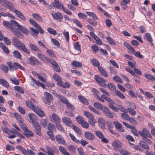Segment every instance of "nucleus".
Returning <instances> with one entry per match:
<instances>
[{
	"label": "nucleus",
	"mask_w": 155,
	"mask_h": 155,
	"mask_svg": "<svg viewBox=\"0 0 155 155\" xmlns=\"http://www.w3.org/2000/svg\"><path fill=\"white\" fill-rule=\"evenodd\" d=\"M48 31L50 34H53L54 35H56L57 34L56 31L53 28H48L47 29Z\"/></svg>",
	"instance_id": "obj_44"
},
{
	"label": "nucleus",
	"mask_w": 155,
	"mask_h": 155,
	"mask_svg": "<svg viewBox=\"0 0 155 155\" xmlns=\"http://www.w3.org/2000/svg\"><path fill=\"white\" fill-rule=\"evenodd\" d=\"M29 47L31 49L34 51H40V50L36 46L33 44H30Z\"/></svg>",
	"instance_id": "obj_30"
},
{
	"label": "nucleus",
	"mask_w": 155,
	"mask_h": 155,
	"mask_svg": "<svg viewBox=\"0 0 155 155\" xmlns=\"http://www.w3.org/2000/svg\"><path fill=\"white\" fill-rule=\"evenodd\" d=\"M59 84L62 87L65 88H69L70 86V84L68 82L63 83L62 81V82H61Z\"/></svg>",
	"instance_id": "obj_42"
},
{
	"label": "nucleus",
	"mask_w": 155,
	"mask_h": 155,
	"mask_svg": "<svg viewBox=\"0 0 155 155\" xmlns=\"http://www.w3.org/2000/svg\"><path fill=\"white\" fill-rule=\"evenodd\" d=\"M87 22L94 26H96L97 25V22L94 20H92L91 19H89L87 20Z\"/></svg>",
	"instance_id": "obj_56"
},
{
	"label": "nucleus",
	"mask_w": 155,
	"mask_h": 155,
	"mask_svg": "<svg viewBox=\"0 0 155 155\" xmlns=\"http://www.w3.org/2000/svg\"><path fill=\"white\" fill-rule=\"evenodd\" d=\"M44 95L45 96L43 99L44 103L48 105H50L51 101H53V99L52 95L49 93L47 92L44 93Z\"/></svg>",
	"instance_id": "obj_5"
},
{
	"label": "nucleus",
	"mask_w": 155,
	"mask_h": 155,
	"mask_svg": "<svg viewBox=\"0 0 155 155\" xmlns=\"http://www.w3.org/2000/svg\"><path fill=\"white\" fill-rule=\"evenodd\" d=\"M94 106L99 110H103L104 107H105L103 106L99 102H95L94 104Z\"/></svg>",
	"instance_id": "obj_29"
},
{
	"label": "nucleus",
	"mask_w": 155,
	"mask_h": 155,
	"mask_svg": "<svg viewBox=\"0 0 155 155\" xmlns=\"http://www.w3.org/2000/svg\"><path fill=\"white\" fill-rule=\"evenodd\" d=\"M33 126L35 129L34 131L39 136L41 135V129L38 123V122L34 123L33 124Z\"/></svg>",
	"instance_id": "obj_11"
},
{
	"label": "nucleus",
	"mask_w": 155,
	"mask_h": 155,
	"mask_svg": "<svg viewBox=\"0 0 155 155\" xmlns=\"http://www.w3.org/2000/svg\"><path fill=\"white\" fill-rule=\"evenodd\" d=\"M31 101H25V104L30 109H32L34 112L36 113L38 116L41 117L44 116L45 114L43 110L38 106H35L32 102L34 104L37 103L36 101L34 99H31Z\"/></svg>",
	"instance_id": "obj_1"
},
{
	"label": "nucleus",
	"mask_w": 155,
	"mask_h": 155,
	"mask_svg": "<svg viewBox=\"0 0 155 155\" xmlns=\"http://www.w3.org/2000/svg\"><path fill=\"white\" fill-rule=\"evenodd\" d=\"M60 100L64 104H66L68 102L67 99L62 95H58Z\"/></svg>",
	"instance_id": "obj_43"
},
{
	"label": "nucleus",
	"mask_w": 155,
	"mask_h": 155,
	"mask_svg": "<svg viewBox=\"0 0 155 155\" xmlns=\"http://www.w3.org/2000/svg\"><path fill=\"white\" fill-rule=\"evenodd\" d=\"M0 47H2L4 51L6 53L8 54L9 53L8 49L3 43H0Z\"/></svg>",
	"instance_id": "obj_46"
},
{
	"label": "nucleus",
	"mask_w": 155,
	"mask_h": 155,
	"mask_svg": "<svg viewBox=\"0 0 155 155\" xmlns=\"http://www.w3.org/2000/svg\"><path fill=\"white\" fill-rule=\"evenodd\" d=\"M53 18L55 19H62L63 18V16L61 13L60 12H57L55 13H52Z\"/></svg>",
	"instance_id": "obj_19"
},
{
	"label": "nucleus",
	"mask_w": 155,
	"mask_h": 155,
	"mask_svg": "<svg viewBox=\"0 0 155 155\" xmlns=\"http://www.w3.org/2000/svg\"><path fill=\"white\" fill-rule=\"evenodd\" d=\"M28 116L29 118V122L32 123L33 124L34 123L37 122L36 121L37 119V117L33 113L29 114Z\"/></svg>",
	"instance_id": "obj_15"
},
{
	"label": "nucleus",
	"mask_w": 155,
	"mask_h": 155,
	"mask_svg": "<svg viewBox=\"0 0 155 155\" xmlns=\"http://www.w3.org/2000/svg\"><path fill=\"white\" fill-rule=\"evenodd\" d=\"M91 61L94 66L97 67L100 65V64L98 61L95 58H93L91 60Z\"/></svg>",
	"instance_id": "obj_39"
},
{
	"label": "nucleus",
	"mask_w": 155,
	"mask_h": 155,
	"mask_svg": "<svg viewBox=\"0 0 155 155\" xmlns=\"http://www.w3.org/2000/svg\"><path fill=\"white\" fill-rule=\"evenodd\" d=\"M2 130L3 132L6 134H8L10 132V130L6 126H4L2 127Z\"/></svg>",
	"instance_id": "obj_62"
},
{
	"label": "nucleus",
	"mask_w": 155,
	"mask_h": 155,
	"mask_svg": "<svg viewBox=\"0 0 155 155\" xmlns=\"http://www.w3.org/2000/svg\"><path fill=\"white\" fill-rule=\"evenodd\" d=\"M146 37L147 39L149 42H150L151 44L153 45V44L152 42L153 39L151 38V36L150 34L149 33H147L146 34Z\"/></svg>",
	"instance_id": "obj_51"
},
{
	"label": "nucleus",
	"mask_w": 155,
	"mask_h": 155,
	"mask_svg": "<svg viewBox=\"0 0 155 155\" xmlns=\"http://www.w3.org/2000/svg\"><path fill=\"white\" fill-rule=\"evenodd\" d=\"M68 149L69 151L73 153H75L76 150V147L73 145H70L68 147Z\"/></svg>",
	"instance_id": "obj_41"
},
{
	"label": "nucleus",
	"mask_w": 155,
	"mask_h": 155,
	"mask_svg": "<svg viewBox=\"0 0 155 155\" xmlns=\"http://www.w3.org/2000/svg\"><path fill=\"white\" fill-rule=\"evenodd\" d=\"M113 123L115 125L116 128L118 129H121L122 125L120 123L116 121H114Z\"/></svg>",
	"instance_id": "obj_57"
},
{
	"label": "nucleus",
	"mask_w": 155,
	"mask_h": 155,
	"mask_svg": "<svg viewBox=\"0 0 155 155\" xmlns=\"http://www.w3.org/2000/svg\"><path fill=\"white\" fill-rule=\"evenodd\" d=\"M10 80L15 85H18L19 84V81L14 77L10 78Z\"/></svg>",
	"instance_id": "obj_54"
},
{
	"label": "nucleus",
	"mask_w": 155,
	"mask_h": 155,
	"mask_svg": "<svg viewBox=\"0 0 155 155\" xmlns=\"http://www.w3.org/2000/svg\"><path fill=\"white\" fill-rule=\"evenodd\" d=\"M106 38L110 44L114 45H116V43L110 37L107 36L106 37Z\"/></svg>",
	"instance_id": "obj_53"
},
{
	"label": "nucleus",
	"mask_w": 155,
	"mask_h": 155,
	"mask_svg": "<svg viewBox=\"0 0 155 155\" xmlns=\"http://www.w3.org/2000/svg\"><path fill=\"white\" fill-rule=\"evenodd\" d=\"M112 145L114 150H117L122 147L121 143L118 140H114L112 143Z\"/></svg>",
	"instance_id": "obj_10"
},
{
	"label": "nucleus",
	"mask_w": 155,
	"mask_h": 155,
	"mask_svg": "<svg viewBox=\"0 0 155 155\" xmlns=\"http://www.w3.org/2000/svg\"><path fill=\"white\" fill-rule=\"evenodd\" d=\"M14 115L19 123L23 121V118L18 113H15Z\"/></svg>",
	"instance_id": "obj_36"
},
{
	"label": "nucleus",
	"mask_w": 155,
	"mask_h": 155,
	"mask_svg": "<svg viewBox=\"0 0 155 155\" xmlns=\"http://www.w3.org/2000/svg\"><path fill=\"white\" fill-rule=\"evenodd\" d=\"M37 56L38 58L41 61H43L44 62H46V61H47L49 62V61L51 60L44 55L41 53H38L37 54Z\"/></svg>",
	"instance_id": "obj_18"
},
{
	"label": "nucleus",
	"mask_w": 155,
	"mask_h": 155,
	"mask_svg": "<svg viewBox=\"0 0 155 155\" xmlns=\"http://www.w3.org/2000/svg\"><path fill=\"white\" fill-rule=\"evenodd\" d=\"M23 134L28 138L30 137H32L34 136L33 133L31 130H29L28 128L24 131Z\"/></svg>",
	"instance_id": "obj_23"
},
{
	"label": "nucleus",
	"mask_w": 155,
	"mask_h": 155,
	"mask_svg": "<svg viewBox=\"0 0 155 155\" xmlns=\"http://www.w3.org/2000/svg\"><path fill=\"white\" fill-rule=\"evenodd\" d=\"M70 137L71 139L74 142L76 143H80V141L76 139L75 136L72 134L70 133L69 134Z\"/></svg>",
	"instance_id": "obj_47"
},
{
	"label": "nucleus",
	"mask_w": 155,
	"mask_h": 155,
	"mask_svg": "<svg viewBox=\"0 0 155 155\" xmlns=\"http://www.w3.org/2000/svg\"><path fill=\"white\" fill-rule=\"evenodd\" d=\"M77 150L80 155H86L82 147H79Z\"/></svg>",
	"instance_id": "obj_64"
},
{
	"label": "nucleus",
	"mask_w": 155,
	"mask_h": 155,
	"mask_svg": "<svg viewBox=\"0 0 155 155\" xmlns=\"http://www.w3.org/2000/svg\"><path fill=\"white\" fill-rule=\"evenodd\" d=\"M98 123L99 126L101 128H104L105 127V121L104 119L102 117L99 118Z\"/></svg>",
	"instance_id": "obj_25"
},
{
	"label": "nucleus",
	"mask_w": 155,
	"mask_h": 155,
	"mask_svg": "<svg viewBox=\"0 0 155 155\" xmlns=\"http://www.w3.org/2000/svg\"><path fill=\"white\" fill-rule=\"evenodd\" d=\"M74 45L75 49L77 51H81L80 48L81 46L78 42H74Z\"/></svg>",
	"instance_id": "obj_40"
},
{
	"label": "nucleus",
	"mask_w": 155,
	"mask_h": 155,
	"mask_svg": "<svg viewBox=\"0 0 155 155\" xmlns=\"http://www.w3.org/2000/svg\"><path fill=\"white\" fill-rule=\"evenodd\" d=\"M115 93L120 98L122 99L125 98V96L120 91L117 90H116Z\"/></svg>",
	"instance_id": "obj_61"
},
{
	"label": "nucleus",
	"mask_w": 155,
	"mask_h": 155,
	"mask_svg": "<svg viewBox=\"0 0 155 155\" xmlns=\"http://www.w3.org/2000/svg\"><path fill=\"white\" fill-rule=\"evenodd\" d=\"M59 150L64 155H70V154L67 152L66 150L63 146H60L59 147Z\"/></svg>",
	"instance_id": "obj_27"
},
{
	"label": "nucleus",
	"mask_w": 155,
	"mask_h": 155,
	"mask_svg": "<svg viewBox=\"0 0 155 155\" xmlns=\"http://www.w3.org/2000/svg\"><path fill=\"white\" fill-rule=\"evenodd\" d=\"M54 4L56 5V6L54 5V7L59 9H63L64 8L63 5L61 3H60L59 1L55 0Z\"/></svg>",
	"instance_id": "obj_26"
},
{
	"label": "nucleus",
	"mask_w": 155,
	"mask_h": 155,
	"mask_svg": "<svg viewBox=\"0 0 155 155\" xmlns=\"http://www.w3.org/2000/svg\"><path fill=\"white\" fill-rule=\"evenodd\" d=\"M56 126L58 130L64 132V128L62 127L61 124L59 123H57L56 124Z\"/></svg>",
	"instance_id": "obj_58"
},
{
	"label": "nucleus",
	"mask_w": 155,
	"mask_h": 155,
	"mask_svg": "<svg viewBox=\"0 0 155 155\" xmlns=\"http://www.w3.org/2000/svg\"><path fill=\"white\" fill-rule=\"evenodd\" d=\"M86 13L90 17H92L94 19H97V18L94 13L92 12H86Z\"/></svg>",
	"instance_id": "obj_60"
},
{
	"label": "nucleus",
	"mask_w": 155,
	"mask_h": 155,
	"mask_svg": "<svg viewBox=\"0 0 155 155\" xmlns=\"http://www.w3.org/2000/svg\"><path fill=\"white\" fill-rule=\"evenodd\" d=\"M108 88L111 91H114L116 88L115 86L111 83H109L107 84Z\"/></svg>",
	"instance_id": "obj_48"
},
{
	"label": "nucleus",
	"mask_w": 155,
	"mask_h": 155,
	"mask_svg": "<svg viewBox=\"0 0 155 155\" xmlns=\"http://www.w3.org/2000/svg\"><path fill=\"white\" fill-rule=\"evenodd\" d=\"M12 43L13 45L19 49L27 54H29L30 51L26 48L25 44L19 41L18 38L14 37L13 38Z\"/></svg>",
	"instance_id": "obj_2"
},
{
	"label": "nucleus",
	"mask_w": 155,
	"mask_h": 155,
	"mask_svg": "<svg viewBox=\"0 0 155 155\" xmlns=\"http://www.w3.org/2000/svg\"><path fill=\"white\" fill-rule=\"evenodd\" d=\"M102 111L106 117L112 119L113 118V115L114 113H112L108 108L106 107H104Z\"/></svg>",
	"instance_id": "obj_9"
},
{
	"label": "nucleus",
	"mask_w": 155,
	"mask_h": 155,
	"mask_svg": "<svg viewBox=\"0 0 155 155\" xmlns=\"http://www.w3.org/2000/svg\"><path fill=\"white\" fill-rule=\"evenodd\" d=\"M92 91L93 94L96 96L95 98L97 99V97H100V95H101L100 93L95 88H93L92 89Z\"/></svg>",
	"instance_id": "obj_55"
},
{
	"label": "nucleus",
	"mask_w": 155,
	"mask_h": 155,
	"mask_svg": "<svg viewBox=\"0 0 155 155\" xmlns=\"http://www.w3.org/2000/svg\"><path fill=\"white\" fill-rule=\"evenodd\" d=\"M6 64L8 66L9 71H13L18 68H19L23 71L25 70L24 68L18 62H15L12 64L11 62L8 61L6 63Z\"/></svg>",
	"instance_id": "obj_4"
},
{
	"label": "nucleus",
	"mask_w": 155,
	"mask_h": 155,
	"mask_svg": "<svg viewBox=\"0 0 155 155\" xmlns=\"http://www.w3.org/2000/svg\"><path fill=\"white\" fill-rule=\"evenodd\" d=\"M32 16L36 20L40 22H43V19L38 14H33Z\"/></svg>",
	"instance_id": "obj_32"
},
{
	"label": "nucleus",
	"mask_w": 155,
	"mask_h": 155,
	"mask_svg": "<svg viewBox=\"0 0 155 155\" xmlns=\"http://www.w3.org/2000/svg\"><path fill=\"white\" fill-rule=\"evenodd\" d=\"M7 5L8 8L11 11H12L13 12H15V9L13 5L9 2L7 3Z\"/></svg>",
	"instance_id": "obj_45"
},
{
	"label": "nucleus",
	"mask_w": 155,
	"mask_h": 155,
	"mask_svg": "<svg viewBox=\"0 0 155 155\" xmlns=\"http://www.w3.org/2000/svg\"><path fill=\"white\" fill-rule=\"evenodd\" d=\"M53 77L56 81L58 82V84H59L61 82H62V80L61 77L57 74H54Z\"/></svg>",
	"instance_id": "obj_28"
},
{
	"label": "nucleus",
	"mask_w": 155,
	"mask_h": 155,
	"mask_svg": "<svg viewBox=\"0 0 155 155\" xmlns=\"http://www.w3.org/2000/svg\"><path fill=\"white\" fill-rule=\"evenodd\" d=\"M78 98L79 100L83 104L86 105H88L89 104V103L87 100L82 95H79L78 96Z\"/></svg>",
	"instance_id": "obj_24"
},
{
	"label": "nucleus",
	"mask_w": 155,
	"mask_h": 155,
	"mask_svg": "<svg viewBox=\"0 0 155 155\" xmlns=\"http://www.w3.org/2000/svg\"><path fill=\"white\" fill-rule=\"evenodd\" d=\"M88 122L91 125L94 126H95L96 121L94 117L92 118L89 119Z\"/></svg>",
	"instance_id": "obj_50"
},
{
	"label": "nucleus",
	"mask_w": 155,
	"mask_h": 155,
	"mask_svg": "<svg viewBox=\"0 0 155 155\" xmlns=\"http://www.w3.org/2000/svg\"><path fill=\"white\" fill-rule=\"evenodd\" d=\"M139 145L145 150H149V149L148 146L144 141H141L139 143Z\"/></svg>",
	"instance_id": "obj_31"
},
{
	"label": "nucleus",
	"mask_w": 155,
	"mask_h": 155,
	"mask_svg": "<svg viewBox=\"0 0 155 155\" xmlns=\"http://www.w3.org/2000/svg\"><path fill=\"white\" fill-rule=\"evenodd\" d=\"M73 129L78 134H82L81 130L78 127L75 125H73Z\"/></svg>",
	"instance_id": "obj_37"
},
{
	"label": "nucleus",
	"mask_w": 155,
	"mask_h": 155,
	"mask_svg": "<svg viewBox=\"0 0 155 155\" xmlns=\"http://www.w3.org/2000/svg\"><path fill=\"white\" fill-rule=\"evenodd\" d=\"M76 119L78 122V123L81 124L84 121V119L80 116H78L76 117Z\"/></svg>",
	"instance_id": "obj_63"
},
{
	"label": "nucleus",
	"mask_w": 155,
	"mask_h": 155,
	"mask_svg": "<svg viewBox=\"0 0 155 155\" xmlns=\"http://www.w3.org/2000/svg\"><path fill=\"white\" fill-rule=\"evenodd\" d=\"M84 114L89 119L94 117L91 114L87 111H84Z\"/></svg>",
	"instance_id": "obj_59"
},
{
	"label": "nucleus",
	"mask_w": 155,
	"mask_h": 155,
	"mask_svg": "<svg viewBox=\"0 0 155 155\" xmlns=\"http://www.w3.org/2000/svg\"><path fill=\"white\" fill-rule=\"evenodd\" d=\"M0 83L5 87H9L8 83L5 80L0 79Z\"/></svg>",
	"instance_id": "obj_33"
},
{
	"label": "nucleus",
	"mask_w": 155,
	"mask_h": 155,
	"mask_svg": "<svg viewBox=\"0 0 155 155\" xmlns=\"http://www.w3.org/2000/svg\"><path fill=\"white\" fill-rule=\"evenodd\" d=\"M84 136L87 139L89 140H92L94 139V135L90 132H86L84 133Z\"/></svg>",
	"instance_id": "obj_17"
},
{
	"label": "nucleus",
	"mask_w": 155,
	"mask_h": 155,
	"mask_svg": "<svg viewBox=\"0 0 155 155\" xmlns=\"http://www.w3.org/2000/svg\"><path fill=\"white\" fill-rule=\"evenodd\" d=\"M52 120L51 121L53 122L57 123H59L61 121V120L59 117L55 114L53 113L52 114Z\"/></svg>",
	"instance_id": "obj_16"
},
{
	"label": "nucleus",
	"mask_w": 155,
	"mask_h": 155,
	"mask_svg": "<svg viewBox=\"0 0 155 155\" xmlns=\"http://www.w3.org/2000/svg\"><path fill=\"white\" fill-rule=\"evenodd\" d=\"M14 88L15 90L21 94H23L24 93V91L23 89L20 87L15 86Z\"/></svg>",
	"instance_id": "obj_52"
},
{
	"label": "nucleus",
	"mask_w": 155,
	"mask_h": 155,
	"mask_svg": "<svg viewBox=\"0 0 155 155\" xmlns=\"http://www.w3.org/2000/svg\"><path fill=\"white\" fill-rule=\"evenodd\" d=\"M139 133L143 138L148 137V138L151 139L152 136L150 134L146 128H143L142 131H139Z\"/></svg>",
	"instance_id": "obj_8"
},
{
	"label": "nucleus",
	"mask_w": 155,
	"mask_h": 155,
	"mask_svg": "<svg viewBox=\"0 0 155 155\" xmlns=\"http://www.w3.org/2000/svg\"><path fill=\"white\" fill-rule=\"evenodd\" d=\"M49 63L52 65L54 69L57 72H60L61 71L60 68L59 67L57 63L53 60H51Z\"/></svg>",
	"instance_id": "obj_14"
},
{
	"label": "nucleus",
	"mask_w": 155,
	"mask_h": 155,
	"mask_svg": "<svg viewBox=\"0 0 155 155\" xmlns=\"http://www.w3.org/2000/svg\"><path fill=\"white\" fill-rule=\"evenodd\" d=\"M13 54L14 57L18 59H20L21 57V55L20 53L17 50H15L13 52Z\"/></svg>",
	"instance_id": "obj_34"
},
{
	"label": "nucleus",
	"mask_w": 155,
	"mask_h": 155,
	"mask_svg": "<svg viewBox=\"0 0 155 155\" xmlns=\"http://www.w3.org/2000/svg\"><path fill=\"white\" fill-rule=\"evenodd\" d=\"M72 65L78 68L81 67L82 66V64L81 62L76 61H73L72 62Z\"/></svg>",
	"instance_id": "obj_35"
},
{
	"label": "nucleus",
	"mask_w": 155,
	"mask_h": 155,
	"mask_svg": "<svg viewBox=\"0 0 155 155\" xmlns=\"http://www.w3.org/2000/svg\"><path fill=\"white\" fill-rule=\"evenodd\" d=\"M46 148L47 150V152L45 151L43 149H42V150L45 152L48 155H55L54 154V152L53 149L48 146L46 147Z\"/></svg>",
	"instance_id": "obj_21"
},
{
	"label": "nucleus",
	"mask_w": 155,
	"mask_h": 155,
	"mask_svg": "<svg viewBox=\"0 0 155 155\" xmlns=\"http://www.w3.org/2000/svg\"><path fill=\"white\" fill-rule=\"evenodd\" d=\"M13 21H15L12 20L11 21V23H10L8 21H4L3 22V25L6 28H9L16 36H20L21 34V33L16 28H14V25L12 23Z\"/></svg>",
	"instance_id": "obj_3"
},
{
	"label": "nucleus",
	"mask_w": 155,
	"mask_h": 155,
	"mask_svg": "<svg viewBox=\"0 0 155 155\" xmlns=\"http://www.w3.org/2000/svg\"><path fill=\"white\" fill-rule=\"evenodd\" d=\"M62 120L66 125L69 127H71L73 126V124L70 118L68 117H63Z\"/></svg>",
	"instance_id": "obj_12"
},
{
	"label": "nucleus",
	"mask_w": 155,
	"mask_h": 155,
	"mask_svg": "<svg viewBox=\"0 0 155 155\" xmlns=\"http://www.w3.org/2000/svg\"><path fill=\"white\" fill-rule=\"evenodd\" d=\"M30 63L33 65H35L36 64L38 63L40 64L41 62L36 58L31 57L29 59Z\"/></svg>",
	"instance_id": "obj_20"
},
{
	"label": "nucleus",
	"mask_w": 155,
	"mask_h": 155,
	"mask_svg": "<svg viewBox=\"0 0 155 155\" xmlns=\"http://www.w3.org/2000/svg\"><path fill=\"white\" fill-rule=\"evenodd\" d=\"M1 69L5 73H7L8 72V66L6 65H1Z\"/></svg>",
	"instance_id": "obj_49"
},
{
	"label": "nucleus",
	"mask_w": 155,
	"mask_h": 155,
	"mask_svg": "<svg viewBox=\"0 0 155 155\" xmlns=\"http://www.w3.org/2000/svg\"><path fill=\"white\" fill-rule=\"evenodd\" d=\"M12 23L14 25V27H17V30H20L22 33L26 35L28 34V31L25 26L20 25L16 21H13Z\"/></svg>",
	"instance_id": "obj_6"
},
{
	"label": "nucleus",
	"mask_w": 155,
	"mask_h": 155,
	"mask_svg": "<svg viewBox=\"0 0 155 155\" xmlns=\"http://www.w3.org/2000/svg\"><path fill=\"white\" fill-rule=\"evenodd\" d=\"M55 139L58 143L62 144H66V141L64 139L61 135H57L55 137Z\"/></svg>",
	"instance_id": "obj_13"
},
{
	"label": "nucleus",
	"mask_w": 155,
	"mask_h": 155,
	"mask_svg": "<svg viewBox=\"0 0 155 155\" xmlns=\"http://www.w3.org/2000/svg\"><path fill=\"white\" fill-rule=\"evenodd\" d=\"M94 79L101 86L103 87H105L106 86V81L104 78H102L98 75H96L95 76Z\"/></svg>",
	"instance_id": "obj_7"
},
{
	"label": "nucleus",
	"mask_w": 155,
	"mask_h": 155,
	"mask_svg": "<svg viewBox=\"0 0 155 155\" xmlns=\"http://www.w3.org/2000/svg\"><path fill=\"white\" fill-rule=\"evenodd\" d=\"M130 129L131 130V132L134 135L136 136H138V131L135 127L132 126Z\"/></svg>",
	"instance_id": "obj_38"
},
{
	"label": "nucleus",
	"mask_w": 155,
	"mask_h": 155,
	"mask_svg": "<svg viewBox=\"0 0 155 155\" xmlns=\"http://www.w3.org/2000/svg\"><path fill=\"white\" fill-rule=\"evenodd\" d=\"M48 130L51 132H54L56 131L55 127L54 124L51 123H49L47 126Z\"/></svg>",
	"instance_id": "obj_22"
}]
</instances>
